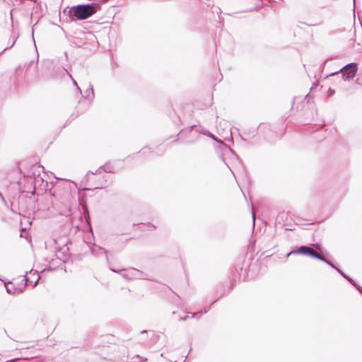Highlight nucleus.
<instances>
[{"instance_id":"1","label":"nucleus","mask_w":362,"mask_h":362,"mask_svg":"<svg viewBox=\"0 0 362 362\" xmlns=\"http://www.w3.org/2000/svg\"><path fill=\"white\" fill-rule=\"evenodd\" d=\"M51 197V203L57 205V202L62 201L69 194V189L67 185L62 180L55 178L54 181L47 180V192Z\"/></svg>"},{"instance_id":"2","label":"nucleus","mask_w":362,"mask_h":362,"mask_svg":"<svg viewBox=\"0 0 362 362\" xmlns=\"http://www.w3.org/2000/svg\"><path fill=\"white\" fill-rule=\"evenodd\" d=\"M100 9V5L93 3L90 4H80L73 6L71 11L76 18L80 20H83L91 16Z\"/></svg>"},{"instance_id":"3","label":"nucleus","mask_w":362,"mask_h":362,"mask_svg":"<svg viewBox=\"0 0 362 362\" xmlns=\"http://www.w3.org/2000/svg\"><path fill=\"white\" fill-rule=\"evenodd\" d=\"M298 254L308 255L321 261H325V258L322 255L316 252L313 248L307 246H301L297 249L293 250L290 252L287 253L286 257H288L291 255Z\"/></svg>"},{"instance_id":"4","label":"nucleus","mask_w":362,"mask_h":362,"mask_svg":"<svg viewBox=\"0 0 362 362\" xmlns=\"http://www.w3.org/2000/svg\"><path fill=\"white\" fill-rule=\"evenodd\" d=\"M114 272H119L120 275L127 280L144 279L145 274L144 272L135 268H129L128 269H122L119 272L112 269Z\"/></svg>"},{"instance_id":"5","label":"nucleus","mask_w":362,"mask_h":362,"mask_svg":"<svg viewBox=\"0 0 362 362\" xmlns=\"http://www.w3.org/2000/svg\"><path fill=\"white\" fill-rule=\"evenodd\" d=\"M342 73V78L344 81H349L354 78L357 72V64L352 62L346 64L340 69Z\"/></svg>"},{"instance_id":"6","label":"nucleus","mask_w":362,"mask_h":362,"mask_svg":"<svg viewBox=\"0 0 362 362\" xmlns=\"http://www.w3.org/2000/svg\"><path fill=\"white\" fill-rule=\"evenodd\" d=\"M25 279L27 285L35 286L40 280V276L37 272L31 270L25 274Z\"/></svg>"},{"instance_id":"7","label":"nucleus","mask_w":362,"mask_h":362,"mask_svg":"<svg viewBox=\"0 0 362 362\" xmlns=\"http://www.w3.org/2000/svg\"><path fill=\"white\" fill-rule=\"evenodd\" d=\"M57 71L59 72V76L57 77L62 78L65 76H69V78L71 80L72 83L76 87V88L78 90V92L80 93V94H82V91H81V88H79V86H78L76 81L73 78L72 76L69 73V71L66 69L60 66V67L57 68Z\"/></svg>"},{"instance_id":"8","label":"nucleus","mask_w":362,"mask_h":362,"mask_svg":"<svg viewBox=\"0 0 362 362\" xmlns=\"http://www.w3.org/2000/svg\"><path fill=\"white\" fill-rule=\"evenodd\" d=\"M90 250L91 252L95 255H99L100 253H104L105 255L106 259L108 260V251L104 247L94 245L91 247Z\"/></svg>"},{"instance_id":"9","label":"nucleus","mask_w":362,"mask_h":362,"mask_svg":"<svg viewBox=\"0 0 362 362\" xmlns=\"http://www.w3.org/2000/svg\"><path fill=\"white\" fill-rule=\"evenodd\" d=\"M84 97L92 100L94 97V91L91 84L89 85V88L84 91Z\"/></svg>"},{"instance_id":"10","label":"nucleus","mask_w":362,"mask_h":362,"mask_svg":"<svg viewBox=\"0 0 362 362\" xmlns=\"http://www.w3.org/2000/svg\"><path fill=\"white\" fill-rule=\"evenodd\" d=\"M336 270L346 280H348L349 282H350L352 285H355V281H354L351 278H350L349 276L346 275L343 272H341L339 269H336Z\"/></svg>"},{"instance_id":"11","label":"nucleus","mask_w":362,"mask_h":362,"mask_svg":"<svg viewBox=\"0 0 362 362\" xmlns=\"http://www.w3.org/2000/svg\"><path fill=\"white\" fill-rule=\"evenodd\" d=\"M209 308H210V307L205 308L203 311L197 313H190L191 317H194L195 316H197V318H199L202 316V314L206 313L209 311Z\"/></svg>"},{"instance_id":"12","label":"nucleus","mask_w":362,"mask_h":362,"mask_svg":"<svg viewBox=\"0 0 362 362\" xmlns=\"http://www.w3.org/2000/svg\"><path fill=\"white\" fill-rule=\"evenodd\" d=\"M83 207V213H84V215H85V218L87 219V218H89V214H88V207L86 204H83L82 206Z\"/></svg>"},{"instance_id":"13","label":"nucleus","mask_w":362,"mask_h":362,"mask_svg":"<svg viewBox=\"0 0 362 362\" xmlns=\"http://www.w3.org/2000/svg\"><path fill=\"white\" fill-rule=\"evenodd\" d=\"M323 262H325L326 264H327L328 265H329L331 267L334 268V269H337L332 263L327 261L326 259H325V261H323Z\"/></svg>"},{"instance_id":"14","label":"nucleus","mask_w":362,"mask_h":362,"mask_svg":"<svg viewBox=\"0 0 362 362\" xmlns=\"http://www.w3.org/2000/svg\"><path fill=\"white\" fill-rule=\"evenodd\" d=\"M356 288L357 290L361 293L362 295V287L359 285H358L356 282H355V285H354Z\"/></svg>"},{"instance_id":"15","label":"nucleus","mask_w":362,"mask_h":362,"mask_svg":"<svg viewBox=\"0 0 362 362\" xmlns=\"http://www.w3.org/2000/svg\"><path fill=\"white\" fill-rule=\"evenodd\" d=\"M252 221H253V226L255 225V214L253 212V208L252 207Z\"/></svg>"},{"instance_id":"16","label":"nucleus","mask_w":362,"mask_h":362,"mask_svg":"<svg viewBox=\"0 0 362 362\" xmlns=\"http://www.w3.org/2000/svg\"><path fill=\"white\" fill-rule=\"evenodd\" d=\"M188 317H189V316L187 315L185 317H181L180 320L185 321V320H187L188 319Z\"/></svg>"},{"instance_id":"17","label":"nucleus","mask_w":362,"mask_h":362,"mask_svg":"<svg viewBox=\"0 0 362 362\" xmlns=\"http://www.w3.org/2000/svg\"><path fill=\"white\" fill-rule=\"evenodd\" d=\"M105 172H107V173H112V172H113V171H112V170H110V169H108V170L105 169Z\"/></svg>"},{"instance_id":"18","label":"nucleus","mask_w":362,"mask_h":362,"mask_svg":"<svg viewBox=\"0 0 362 362\" xmlns=\"http://www.w3.org/2000/svg\"><path fill=\"white\" fill-rule=\"evenodd\" d=\"M329 92H330V94H333L334 91L332 90V89H329Z\"/></svg>"},{"instance_id":"19","label":"nucleus","mask_w":362,"mask_h":362,"mask_svg":"<svg viewBox=\"0 0 362 362\" xmlns=\"http://www.w3.org/2000/svg\"><path fill=\"white\" fill-rule=\"evenodd\" d=\"M0 197L1 198V199H2L3 201H4V198L3 197V196L1 195V193H0Z\"/></svg>"},{"instance_id":"20","label":"nucleus","mask_w":362,"mask_h":362,"mask_svg":"<svg viewBox=\"0 0 362 362\" xmlns=\"http://www.w3.org/2000/svg\"><path fill=\"white\" fill-rule=\"evenodd\" d=\"M211 137L213 139H214V140L217 141V140H216V139L214 137V135H211Z\"/></svg>"},{"instance_id":"21","label":"nucleus","mask_w":362,"mask_h":362,"mask_svg":"<svg viewBox=\"0 0 362 362\" xmlns=\"http://www.w3.org/2000/svg\"><path fill=\"white\" fill-rule=\"evenodd\" d=\"M337 73H338V71H335L334 73L332 74L331 75H334V74H336Z\"/></svg>"},{"instance_id":"22","label":"nucleus","mask_w":362,"mask_h":362,"mask_svg":"<svg viewBox=\"0 0 362 362\" xmlns=\"http://www.w3.org/2000/svg\"><path fill=\"white\" fill-rule=\"evenodd\" d=\"M354 4L355 5V0H354Z\"/></svg>"}]
</instances>
